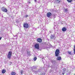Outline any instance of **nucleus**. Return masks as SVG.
Returning <instances> with one entry per match:
<instances>
[{
  "instance_id": "1",
  "label": "nucleus",
  "mask_w": 75,
  "mask_h": 75,
  "mask_svg": "<svg viewBox=\"0 0 75 75\" xmlns=\"http://www.w3.org/2000/svg\"><path fill=\"white\" fill-rule=\"evenodd\" d=\"M59 53H60V51L58 49H57L55 52V57H57V60H61V57L58 56L59 55Z\"/></svg>"
},
{
  "instance_id": "2",
  "label": "nucleus",
  "mask_w": 75,
  "mask_h": 75,
  "mask_svg": "<svg viewBox=\"0 0 75 75\" xmlns=\"http://www.w3.org/2000/svg\"><path fill=\"white\" fill-rule=\"evenodd\" d=\"M11 55H12V52L9 51L8 52L7 55V57L9 59H10V58H11Z\"/></svg>"
},
{
  "instance_id": "3",
  "label": "nucleus",
  "mask_w": 75,
  "mask_h": 75,
  "mask_svg": "<svg viewBox=\"0 0 75 75\" xmlns=\"http://www.w3.org/2000/svg\"><path fill=\"white\" fill-rule=\"evenodd\" d=\"M23 26L24 27V28H28V27H29L28 24L25 23H24L23 25Z\"/></svg>"
},
{
  "instance_id": "4",
  "label": "nucleus",
  "mask_w": 75,
  "mask_h": 75,
  "mask_svg": "<svg viewBox=\"0 0 75 75\" xmlns=\"http://www.w3.org/2000/svg\"><path fill=\"white\" fill-rule=\"evenodd\" d=\"M35 49H39V44H35Z\"/></svg>"
},
{
  "instance_id": "5",
  "label": "nucleus",
  "mask_w": 75,
  "mask_h": 75,
  "mask_svg": "<svg viewBox=\"0 0 75 75\" xmlns=\"http://www.w3.org/2000/svg\"><path fill=\"white\" fill-rule=\"evenodd\" d=\"M52 15V14L51 13V12H48L47 14V17H48V18H50V17Z\"/></svg>"
},
{
  "instance_id": "6",
  "label": "nucleus",
  "mask_w": 75,
  "mask_h": 75,
  "mask_svg": "<svg viewBox=\"0 0 75 75\" xmlns=\"http://www.w3.org/2000/svg\"><path fill=\"white\" fill-rule=\"evenodd\" d=\"M37 41L38 42H42V39L40 38H39L37 39Z\"/></svg>"
},
{
  "instance_id": "7",
  "label": "nucleus",
  "mask_w": 75,
  "mask_h": 75,
  "mask_svg": "<svg viewBox=\"0 0 75 75\" xmlns=\"http://www.w3.org/2000/svg\"><path fill=\"white\" fill-rule=\"evenodd\" d=\"M11 75H16V73L15 72L12 71L11 73Z\"/></svg>"
},
{
  "instance_id": "8",
  "label": "nucleus",
  "mask_w": 75,
  "mask_h": 75,
  "mask_svg": "<svg viewBox=\"0 0 75 75\" xmlns=\"http://www.w3.org/2000/svg\"><path fill=\"white\" fill-rule=\"evenodd\" d=\"M67 28L64 27L62 29V30L63 31H67Z\"/></svg>"
},
{
  "instance_id": "9",
  "label": "nucleus",
  "mask_w": 75,
  "mask_h": 75,
  "mask_svg": "<svg viewBox=\"0 0 75 75\" xmlns=\"http://www.w3.org/2000/svg\"><path fill=\"white\" fill-rule=\"evenodd\" d=\"M2 11L4 12H7V8H6L2 10Z\"/></svg>"
},
{
  "instance_id": "10",
  "label": "nucleus",
  "mask_w": 75,
  "mask_h": 75,
  "mask_svg": "<svg viewBox=\"0 0 75 75\" xmlns=\"http://www.w3.org/2000/svg\"><path fill=\"white\" fill-rule=\"evenodd\" d=\"M6 72V71L5 69H4L2 70V74H5Z\"/></svg>"
},
{
  "instance_id": "11",
  "label": "nucleus",
  "mask_w": 75,
  "mask_h": 75,
  "mask_svg": "<svg viewBox=\"0 0 75 75\" xmlns=\"http://www.w3.org/2000/svg\"><path fill=\"white\" fill-rule=\"evenodd\" d=\"M67 52H68V54H69V55H72V54L71 53L72 52V51H67Z\"/></svg>"
},
{
  "instance_id": "12",
  "label": "nucleus",
  "mask_w": 75,
  "mask_h": 75,
  "mask_svg": "<svg viewBox=\"0 0 75 75\" xmlns=\"http://www.w3.org/2000/svg\"><path fill=\"white\" fill-rule=\"evenodd\" d=\"M73 51H74V54H75V45L74 46V48L73 49Z\"/></svg>"
},
{
  "instance_id": "13",
  "label": "nucleus",
  "mask_w": 75,
  "mask_h": 75,
  "mask_svg": "<svg viewBox=\"0 0 75 75\" xmlns=\"http://www.w3.org/2000/svg\"><path fill=\"white\" fill-rule=\"evenodd\" d=\"M67 1L69 3H71L72 1V0H67Z\"/></svg>"
},
{
  "instance_id": "14",
  "label": "nucleus",
  "mask_w": 75,
  "mask_h": 75,
  "mask_svg": "<svg viewBox=\"0 0 75 75\" xmlns=\"http://www.w3.org/2000/svg\"><path fill=\"white\" fill-rule=\"evenodd\" d=\"M20 73L21 75H23V70H21V71H20Z\"/></svg>"
},
{
  "instance_id": "15",
  "label": "nucleus",
  "mask_w": 75,
  "mask_h": 75,
  "mask_svg": "<svg viewBox=\"0 0 75 75\" xmlns=\"http://www.w3.org/2000/svg\"><path fill=\"white\" fill-rule=\"evenodd\" d=\"M37 57H35L33 59L34 61H36V60H37Z\"/></svg>"
},
{
  "instance_id": "16",
  "label": "nucleus",
  "mask_w": 75,
  "mask_h": 75,
  "mask_svg": "<svg viewBox=\"0 0 75 75\" xmlns=\"http://www.w3.org/2000/svg\"><path fill=\"white\" fill-rule=\"evenodd\" d=\"M30 51H27V54H30Z\"/></svg>"
},
{
  "instance_id": "17",
  "label": "nucleus",
  "mask_w": 75,
  "mask_h": 75,
  "mask_svg": "<svg viewBox=\"0 0 75 75\" xmlns=\"http://www.w3.org/2000/svg\"><path fill=\"white\" fill-rule=\"evenodd\" d=\"M28 15H26L25 16V17H28Z\"/></svg>"
},
{
  "instance_id": "18",
  "label": "nucleus",
  "mask_w": 75,
  "mask_h": 75,
  "mask_svg": "<svg viewBox=\"0 0 75 75\" xmlns=\"http://www.w3.org/2000/svg\"><path fill=\"white\" fill-rule=\"evenodd\" d=\"M65 11H68V10H67V9H66L65 10Z\"/></svg>"
},
{
  "instance_id": "19",
  "label": "nucleus",
  "mask_w": 75,
  "mask_h": 75,
  "mask_svg": "<svg viewBox=\"0 0 75 75\" xmlns=\"http://www.w3.org/2000/svg\"><path fill=\"white\" fill-rule=\"evenodd\" d=\"M60 2H61V1H58V3H60Z\"/></svg>"
},
{
  "instance_id": "20",
  "label": "nucleus",
  "mask_w": 75,
  "mask_h": 75,
  "mask_svg": "<svg viewBox=\"0 0 75 75\" xmlns=\"http://www.w3.org/2000/svg\"><path fill=\"white\" fill-rule=\"evenodd\" d=\"M37 0H35V3H37Z\"/></svg>"
},
{
  "instance_id": "21",
  "label": "nucleus",
  "mask_w": 75,
  "mask_h": 75,
  "mask_svg": "<svg viewBox=\"0 0 75 75\" xmlns=\"http://www.w3.org/2000/svg\"><path fill=\"white\" fill-rule=\"evenodd\" d=\"M1 38H2V37H0V40H1Z\"/></svg>"
},
{
  "instance_id": "22",
  "label": "nucleus",
  "mask_w": 75,
  "mask_h": 75,
  "mask_svg": "<svg viewBox=\"0 0 75 75\" xmlns=\"http://www.w3.org/2000/svg\"><path fill=\"white\" fill-rule=\"evenodd\" d=\"M28 3H29V4H30V1L28 2Z\"/></svg>"
},
{
  "instance_id": "23",
  "label": "nucleus",
  "mask_w": 75,
  "mask_h": 75,
  "mask_svg": "<svg viewBox=\"0 0 75 75\" xmlns=\"http://www.w3.org/2000/svg\"><path fill=\"white\" fill-rule=\"evenodd\" d=\"M62 74H63V75H64V73H62Z\"/></svg>"
},
{
  "instance_id": "24",
  "label": "nucleus",
  "mask_w": 75,
  "mask_h": 75,
  "mask_svg": "<svg viewBox=\"0 0 75 75\" xmlns=\"http://www.w3.org/2000/svg\"><path fill=\"white\" fill-rule=\"evenodd\" d=\"M57 1H59V0H57Z\"/></svg>"
},
{
  "instance_id": "25",
  "label": "nucleus",
  "mask_w": 75,
  "mask_h": 75,
  "mask_svg": "<svg viewBox=\"0 0 75 75\" xmlns=\"http://www.w3.org/2000/svg\"><path fill=\"white\" fill-rule=\"evenodd\" d=\"M28 50H29L28 49Z\"/></svg>"
}]
</instances>
